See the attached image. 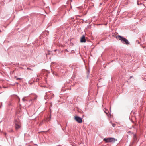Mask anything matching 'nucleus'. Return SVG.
<instances>
[{"instance_id":"1","label":"nucleus","mask_w":146,"mask_h":146,"mask_svg":"<svg viewBox=\"0 0 146 146\" xmlns=\"http://www.w3.org/2000/svg\"><path fill=\"white\" fill-rule=\"evenodd\" d=\"M116 38L117 40H120L123 43L127 45L129 44V43L127 39L120 35L117 36Z\"/></svg>"},{"instance_id":"2","label":"nucleus","mask_w":146,"mask_h":146,"mask_svg":"<svg viewBox=\"0 0 146 146\" xmlns=\"http://www.w3.org/2000/svg\"><path fill=\"white\" fill-rule=\"evenodd\" d=\"M104 140L106 143L111 142L114 143L117 140L114 138H104Z\"/></svg>"},{"instance_id":"3","label":"nucleus","mask_w":146,"mask_h":146,"mask_svg":"<svg viewBox=\"0 0 146 146\" xmlns=\"http://www.w3.org/2000/svg\"><path fill=\"white\" fill-rule=\"evenodd\" d=\"M15 128L17 130L21 127V123L18 120H15Z\"/></svg>"},{"instance_id":"4","label":"nucleus","mask_w":146,"mask_h":146,"mask_svg":"<svg viewBox=\"0 0 146 146\" xmlns=\"http://www.w3.org/2000/svg\"><path fill=\"white\" fill-rule=\"evenodd\" d=\"M74 119L78 122L79 123H81L82 122V120L81 118L78 116H75Z\"/></svg>"},{"instance_id":"5","label":"nucleus","mask_w":146,"mask_h":146,"mask_svg":"<svg viewBox=\"0 0 146 146\" xmlns=\"http://www.w3.org/2000/svg\"><path fill=\"white\" fill-rule=\"evenodd\" d=\"M86 40L84 35H83L81 38L80 39V42H86Z\"/></svg>"},{"instance_id":"6","label":"nucleus","mask_w":146,"mask_h":146,"mask_svg":"<svg viewBox=\"0 0 146 146\" xmlns=\"http://www.w3.org/2000/svg\"><path fill=\"white\" fill-rule=\"evenodd\" d=\"M133 140L134 141H135L137 140L136 136V135H134L133 136Z\"/></svg>"},{"instance_id":"7","label":"nucleus","mask_w":146,"mask_h":146,"mask_svg":"<svg viewBox=\"0 0 146 146\" xmlns=\"http://www.w3.org/2000/svg\"><path fill=\"white\" fill-rule=\"evenodd\" d=\"M112 126L113 127H115V125H116L115 124H114V123H112Z\"/></svg>"},{"instance_id":"8","label":"nucleus","mask_w":146,"mask_h":146,"mask_svg":"<svg viewBox=\"0 0 146 146\" xmlns=\"http://www.w3.org/2000/svg\"><path fill=\"white\" fill-rule=\"evenodd\" d=\"M21 78H16L17 80H21Z\"/></svg>"},{"instance_id":"9","label":"nucleus","mask_w":146,"mask_h":146,"mask_svg":"<svg viewBox=\"0 0 146 146\" xmlns=\"http://www.w3.org/2000/svg\"><path fill=\"white\" fill-rule=\"evenodd\" d=\"M51 119V117L50 116V117L49 118V119L48 120V121H50V120Z\"/></svg>"},{"instance_id":"10","label":"nucleus","mask_w":146,"mask_h":146,"mask_svg":"<svg viewBox=\"0 0 146 146\" xmlns=\"http://www.w3.org/2000/svg\"><path fill=\"white\" fill-rule=\"evenodd\" d=\"M17 96V97L18 98V99H19V97H18V96Z\"/></svg>"},{"instance_id":"11","label":"nucleus","mask_w":146,"mask_h":146,"mask_svg":"<svg viewBox=\"0 0 146 146\" xmlns=\"http://www.w3.org/2000/svg\"><path fill=\"white\" fill-rule=\"evenodd\" d=\"M105 113L106 114H107V113H108L106 111L105 112Z\"/></svg>"},{"instance_id":"12","label":"nucleus","mask_w":146,"mask_h":146,"mask_svg":"<svg viewBox=\"0 0 146 146\" xmlns=\"http://www.w3.org/2000/svg\"><path fill=\"white\" fill-rule=\"evenodd\" d=\"M22 100L24 101V98H23Z\"/></svg>"},{"instance_id":"13","label":"nucleus","mask_w":146,"mask_h":146,"mask_svg":"<svg viewBox=\"0 0 146 146\" xmlns=\"http://www.w3.org/2000/svg\"><path fill=\"white\" fill-rule=\"evenodd\" d=\"M4 134L5 135H6V133H4Z\"/></svg>"}]
</instances>
